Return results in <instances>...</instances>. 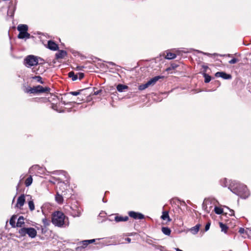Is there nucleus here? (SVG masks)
Segmentation results:
<instances>
[{
    "label": "nucleus",
    "instance_id": "f257e3e1",
    "mask_svg": "<svg viewBox=\"0 0 251 251\" xmlns=\"http://www.w3.org/2000/svg\"><path fill=\"white\" fill-rule=\"evenodd\" d=\"M228 189L233 193L243 199H246L250 195V192L247 186L235 181H232L229 184Z\"/></svg>",
    "mask_w": 251,
    "mask_h": 251
},
{
    "label": "nucleus",
    "instance_id": "f03ea898",
    "mask_svg": "<svg viewBox=\"0 0 251 251\" xmlns=\"http://www.w3.org/2000/svg\"><path fill=\"white\" fill-rule=\"evenodd\" d=\"M51 222L55 226L60 227L69 226L68 218L63 213L58 211L52 213Z\"/></svg>",
    "mask_w": 251,
    "mask_h": 251
},
{
    "label": "nucleus",
    "instance_id": "7ed1b4c3",
    "mask_svg": "<svg viewBox=\"0 0 251 251\" xmlns=\"http://www.w3.org/2000/svg\"><path fill=\"white\" fill-rule=\"evenodd\" d=\"M45 63V60L42 58L33 55H27L24 59V64L28 68L37 65L38 64H43Z\"/></svg>",
    "mask_w": 251,
    "mask_h": 251
},
{
    "label": "nucleus",
    "instance_id": "20e7f679",
    "mask_svg": "<svg viewBox=\"0 0 251 251\" xmlns=\"http://www.w3.org/2000/svg\"><path fill=\"white\" fill-rule=\"evenodd\" d=\"M17 29L19 31V34L18 36L19 39L30 38V35L27 32L28 26L26 25H19L17 27Z\"/></svg>",
    "mask_w": 251,
    "mask_h": 251
},
{
    "label": "nucleus",
    "instance_id": "39448f33",
    "mask_svg": "<svg viewBox=\"0 0 251 251\" xmlns=\"http://www.w3.org/2000/svg\"><path fill=\"white\" fill-rule=\"evenodd\" d=\"M19 232L22 236L27 234L28 236L31 238H35L37 235L36 230L33 227L22 228L19 230Z\"/></svg>",
    "mask_w": 251,
    "mask_h": 251
},
{
    "label": "nucleus",
    "instance_id": "423d86ee",
    "mask_svg": "<svg viewBox=\"0 0 251 251\" xmlns=\"http://www.w3.org/2000/svg\"><path fill=\"white\" fill-rule=\"evenodd\" d=\"M50 90V89L49 87H43L41 85H38L35 87H33L32 88L30 87L26 89V92L34 94V93H45L49 92Z\"/></svg>",
    "mask_w": 251,
    "mask_h": 251
},
{
    "label": "nucleus",
    "instance_id": "0eeeda50",
    "mask_svg": "<svg viewBox=\"0 0 251 251\" xmlns=\"http://www.w3.org/2000/svg\"><path fill=\"white\" fill-rule=\"evenodd\" d=\"M56 181H58L56 185L57 191H58L59 192H61L62 193H65L66 190L67 189L68 187V182H65V180L61 177L57 178Z\"/></svg>",
    "mask_w": 251,
    "mask_h": 251
},
{
    "label": "nucleus",
    "instance_id": "6e6552de",
    "mask_svg": "<svg viewBox=\"0 0 251 251\" xmlns=\"http://www.w3.org/2000/svg\"><path fill=\"white\" fill-rule=\"evenodd\" d=\"M160 78H161L160 76H155V77L151 78L150 80H149L148 81H147L146 83L140 85L138 87L139 90H145V89L147 88L148 87H149L151 85H153Z\"/></svg>",
    "mask_w": 251,
    "mask_h": 251
},
{
    "label": "nucleus",
    "instance_id": "1a4fd4ad",
    "mask_svg": "<svg viewBox=\"0 0 251 251\" xmlns=\"http://www.w3.org/2000/svg\"><path fill=\"white\" fill-rule=\"evenodd\" d=\"M128 215L133 218L134 219H143L144 218V215L140 213L136 212L134 211H129L128 212Z\"/></svg>",
    "mask_w": 251,
    "mask_h": 251
},
{
    "label": "nucleus",
    "instance_id": "9d476101",
    "mask_svg": "<svg viewBox=\"0 0 251 251\" xmlns=\"http://www.w3.org/2000/svg\"><path fill=\"white\" fill-rule=\"evenodd\" d=\"M71 211L70 212V214L74 217H79L81 215V209L77 207L75 208L71 207Z\"/></svg>",
    "mask_w": 251,
    "mask_h": 251
},
{
    "label": "nucleus",
    "instance_id": "9b49d317",
    "mask_svg": "<svg viewBox=\"0 0 251 251\" xmlns=\"http://www.w3.org/2000/svg\"><path fill=\"white\" fill-rule=\"evenodd\" d=\"M216 77H221L225 79H229L231 78V75L229 74H227L225 72H218L215 74Z\"/></svg>",
    "mask_w": 251,
    "mask_h": 251
},
{
    "label": "nucleus",
    "instance_id": "f8f14e48",
    "mask_svg": "<svg viewBox=\"0 0 251 251\" xmlns=\"http://www.w3.org/2000/svg\"><path fill=\"white\" fill-rule=\"evenodd\" d=\"M25 202V197L24 195H21L17 200L16 206L21 208L24 204Z\"/></svg>",
    "mask_w": 251,
    "mask_h": 251
},
{
    "label": "nucleus",
    "instance_id": "ddd939ff",
    "mask_svg": "<svg viewBox=\"0 0 251 251\" xmlns=\"http://www.w3.org/2000/svg\"><path fill=\"white\" fill-rule=\"evenodd\" d=\"M48 48L52 50H57L58 49V45L52 41H49L48 43Z\"/></svg>",
    "mask_w": 251,
    "mask_h": 251
},
{
    "label": "nucleus",
    "instance_id": "4468645a",
    "mask_svg": "<svg viewBox=\"0 0 251 251\" xmlns=\"http://www.w3.org/2000/svg\"><path fill=\"white\" fill-rule=\"evenodd\" d=\"M63 193L60 194V192L57 191L56 195H55V201L59 204H61L63 202Z\"/></svg>",
    "mask_w": 251,
    "mask_h": 251
},
{
    "label": "nucleus",
    "instance_id": "2eb2a0df",
    "mask_svg": "<svg viewBox=\"0 0 251 251\" xmlns=\"http://www.w3.org/2000/svg\"><path fill=\"white\" fill-rule=\"evenodd\" d=\"M95 241V239L84 240L80 243V244L81 245L80 247L82 248H85L88 245V244L90 243H93Z\"/></svg>",
    "mask_w": 251,
    "mask_h": 251
},
{
    "label": "nucleus",
    "instance_id": "dca6fc26",
    "mask_svg": "<svg viewBox=\"0 0 251 251\" xmlns=\"http://www.w3.org/2000/svg\"><path fill=\"white\" fill-rule=\"evenodd\" d=\"M67 55L66 51L63 50H60L55 54L56 58L57 59H60L64 58Z\"/></svg>",
    "mask_w": 251,
    "mask_h": 251
},
{
    "label": "nucleus",
    "instance_id": "f3484780",
    "mask_svg": "<svg viewBox=\"0 0 251 251\" xmlns=\"http://www.w3.org/2000/svg\"><path fill=\"white\" fill-rule=\"evenodd\" d=\"M114 219L116 222H120L127 221L128 219V217L127 216L123 217V216H119V215H116Z\"/></svg>",
    "mask_w": 251,
    "mask_h": 251
},
{
    "label": "nucleus",
    "instance_id": "a211bd4d",
    "mask_svg": "<svg viewBox=\"0 0 251 251\" xmlns=\"http://www.w3.org/2000/svg\"><path fill=\"white\" fill-rule=\"evenodd\" d=\"M161 218L163 220H167L168 222H170L171 219H170L169 213L168 211H165L162 212V215L161 216Z\"/></svg>",
    "mask_w": 251,
    "mask_h": 251
},
{
    "label": "nucleus",
    "instance_id": "6ab92c4d",
    "mask_svg": "<svg viewBox=\"0 0 251 251\" xmlns=\"http://www.w3.org/2000/svg\"><path fill=\"white\" fill-rule=\"evenodd\" d=\"M176 55L175 53L171 52H167L166 55L165 56V58L167 59H173L176 57Z\"/></svg>",
    "mask_w": 251,
    "mask_h": 251
},
{
    "label": "nucleus",
    "instance_id": "aec40b11",
    "mask_svg": "<svg viewBox=\"0 0 251 251\" xmlns=\"http://www.w3.org/2000/svg\"><path fill=\"white\" fill-rule=\"evenodd\" d=\"M24 218L23 216H21L18 219V221L16 224V226L17 227H22L23 225L24 224Z\"/></svg>",
    "mask_w": 251,
    "mask_h": 251
},
{
    "label": "nucleus",
    "instance_id": "412c9836",
    "mask_svg": "<svg viewBox=\"0 0 251 251\" xmlns=\"http://www.w3.org/2000/svg\"><path fill=\"white\" fill-rule=\"evenodd\" d=\"M200 226L201 225L200 224L196 225L190 229V231L192 234H196L199 231Z\"/></svg>",
    "mask_w": 251,
    "mask_h": 251
},
{
    "label": "nucleus",
    "instance_id": "4be33fe9",
    "mask_svg": "<svg viewBox=\"0 0 251 251\" xmlns=\"http://www.w3.org/2000/svg\"><path fill=\"white\" fill-rule=\"evenodd\" d=\"M68 76L72 78L73 81L76 80L78 78V75L77 74H75L74 72L72 71L68 73Z\"/></svg>",
    "mask_w": 251,
    "mask_h": 251
},
{
    "label": "nucleus",
    "instance_id": "5701e85b",
    "mask_svg": "<svg viewBox=\"0 0 251 251\" xmlns=\"http://www.w3.org/2000/svg\"><path fill=\"white\" fill-rule=\"evenodd\" d=\"M127 86L123 84H118L117 86V89L120 92H123L124 90L127 89Z\"/></svg>",
    "mask_w": 251,
    "mask_h": 251
},
{
    "label": "nucleus",
    "instance_id": "b1692460",
    "mask_svg": "<svg viewBox=\"0 0 251 251\" xmlns=\"http://www.w3.org/2000/svg\"><path fill=\"white\" fill-rule=\"evenodd\" d=\"M17 219V216L13 215L10 219L9 223L10 225L14 227H15V221Z\"/></svg>",
    "mask_w": 251,
    "mask_h": 251
},
{
    "label": "nucleus",
    "instance_id": "393cba45",
    "mask_svg": "<svg viewBox=\"0 0 251 251\" xmlns=\"http://www.w3.org/2000/svg\"><path fill=\"white\" fill-rule=\"evenodd\" d=\"M162 231L164 234L166 235H169L171 232V229L167 227H163L162 228Z\"/></svg>",
    "mask_w": 251,
    "mask_h": 251
},
{
    "label": "nucleus",
    "instance_id": "a878e982",
    "mask_svg": "<svg viewBox=\"0 0 251 251\" xmlns=\"http://www.w3.org/2000/svg\"><path fill=\"white\" fill-rule=\"evenodd\" d=\"M32 182V176H30L26 179L25 181V185L26 187H28L31 184Z\"/></svg>",
    "mask_w": 251,
    "mask_h": 251
},
{
    "label": "nucleus",
    "instance_id": "bb28decb",
    "mask_svg": "<svg viewBox=\"0 0 251 251\" xmlns=\"http://www.w3.org/2000/svg\"><path fill=\"white\" fill-rule=\"evenodd\" d=\"M220 226L221 228V230L225 233H226L227 230V227L226 225L223 224L222 223H219Z\"/></svg>",
    "mask_w": 251,
    "mask_h": 251
},
{
    "label": "nucleus",
    "instance_id": "cd10ccee",
    "mask_svg": "<svg viewBox=\"0 0 251 251\" xmlns=\"http://www.w3.org/2000/svg\"><path fill=\"white\" fill-rule=\"evenodd\" d=\"M211 206H210L209 208H208L206 203L204 202L202 204V208L206 212L209 213L211 210Z\"/></svg>",
    "mask_w": 251,
    "mask_h": 251
},
{
    "label": "nucleus",
    "instance_id": "c85d7f7f",
    "mask_svg": "<svg viewBox=\"0 0 251 251\" xmlns=\"http://www.w3.org/2000/svg\"><path fill=\"white\" fill-rule=\"evenodd\" d=\"M214 211L217 214H221L223 212V209L221 207L215 206Z\"/></svg>",
    "mask_w": 251,
    "mask_h": 251
},
{
    "label": "nucleus",
    "instance_id": "c756f323",
    "mask_svg": "<svg viewBox=\"0 0 251 251\" xmlns=\"http://www.w3.org/2000/svg\"><path fill=\"white\" fill-rule=\"evenodd\" d=\"M32 78L35 79L37 82H38L41 84L44 83V82L42 81V77L39 75L33 76V77H32Z\"/></svg>",
    "mask_w": 251,
    "mask_h": 251
},
{
    "label": "nucleus",
    "instance_id": "7c9ffc66",
    "mask_svg": "<svg viewBox=\"0 0 251 251\" xmlns=\"http://www.w3.org/2000/svg\"><path fill=\"white\" fill-rule=\"evenodd\" d=\"M228 181L226 178H224L221 180V184L224 187H226L228 185Z\"/></svg>",
    "mask_w": 251,
    "mask_h": 251
},
{
    "label": "nucleus",
    "instance_id": "2f4dec72",
    "mask_svg": "<svg viewBox=\"0 0 251 251\" xmlns=\"http://www.w3.org/2000/svg\"><path fill=\"white\" fill-rule=\"evenodd\" d=\"M203 76L204 77V82L205 83H208L211 79V76L206 74H204Z\"/></svg>",
    "mask_w": 251,
    "mask_h": 251
},
{
    "label": "nucleus",
    "instance_id": "473e14b6",
    "mask_svg": "<svg viewBox=\"0 0 251 251\" xmlns=\"http://www.w3.org/2000/svg\"><path fill=\"white\" fill-rule=\"evenodd\" d=\"M28 206L31 211H33L34 210L35 207H34V204L33 201H29Z\"/></svg>",
    "mask_w": 251,
    "mask_h": 251
},
{
    "label": "nucleus",
    "instance_id": "72a5a7b5",
    "mask_svg": "<svg viewBox=\"0 0 251 251\" xmlns=\"http://www.w3.org/2000/svg\"><path fill=\"white\" fill-rule=\"evenodd\" d=\"M237 62H238V59L235 58H234L229 61V63L232 64L236 63Z\"/></svg>",
    "mask_w": 251,
    "mask_h": 251
},
{
    "label": "nucleus",
    "instance_id": "f704fd0d",
    "mask_svg": "<svg viewBox=\"0 0 251 251\" xmlns=\"http://www.w3.org/2000/svg\"><path fill=\"white\" fill-rule=\"evenodd\" d=\"M70 94L73 96H77L80 94V91H72L70 92Z\"/></svg>",
    "mask_w": 251,
    "mask_h": 251
},
{
    "label": "nucleus",
    "instance_id": "c9c22d12",
    "mask_svg": "<svg viewBox=\"0 0 251 251\" xmlns=\"http://www.w3.org/2000/svg\"><path fill=\"white\" fill-rule=\"evenodd\" d=\"M59 174L64 176L65 178H67L68 174L64 171H59Z\"/></svg>",
    "mask_w": 251,
    "mask_h": 251
},
{
    "label": "nucleus",
    "instance_id": "e433bc0d",
    "mask_svg": "<svg viewBox=\"0 0 251 251\" xmlns=\"http://www.w3.org/2000/svg\"><path fill=\"white\" fill-rule=\"evenodd\" d=\"M210 225H211V223L210 222H208L206 224V225H205V231H207V230H209V229L210 228Z\"/></svg>",
    "mask_w": 251,
    "mask_h": 251
},
{
    "label": "nucleus",
    "instance_id": "4c0bfd02",
    "mask_svg": "<svg viewBox=\"0 0 251 251\" xmlns=\"http://www.w3.org/2000/svg\"><path fill=\"white\" fill-rule=\"evenodd\" d=\"M77 75H78V78L80 80L82 78H83L84 76V74L82 73H79Z\"/></svg>",
    "mask_w": 251,
    "mask_h": 251
},
{
    "label": "nucleus",
    "instance_id": "58836bf2",
    "mask_svg": "<svg viewBox=\"0 0 251 251\" xmlns=\"http://www.w3.org/2000/svg\"><path fill=\"white\" fill-rule=\"evenodd\" d=\"M42 222L45 226H48L49 225V222L48 220L46 218H44L42 220Z\"/></svg>",
    "mask_w": 251,
    "mask_h": 251
},
{
    "label": "nucleus",
    "instance_id": "ea45409f",
    "mask_svg": "<svg viewBox=\"0 0 251 251\" xmlns=\"http://www.w3.org/2000/svg\"><path fill=\"white\" fill-rule=\"evenodd\" d=\"M239 232L241 233V234H243L245 232L246 233V230H245L244 228H242L241 227L239 230Z\"/></svg>",
    "mask_w": 251,
    "mask_h": 251
},
{
    "label": "nucleus",
    "instance_id": "a19ab883",
    "mask_svg": "<svg viewBox=\"0 0 251 251\" xmlns=\"http://www.w3.org/2000/svg\"><path fill=\"white\" fill-rule=\"evenodd\" d=\"M246 233L248 234H251V228H247Z\"/></svg>",
    "mask_w": 251,
    "mask_h": 251
},
{
    "label": "nucleus",
    "instance_id": "79ce46f5",
    "mask_svg": "<svg viewBox=\"0 0 251 251\" xmlns=\"http://www.w3.org/2000/svg\"><path fill=\"white\" fill-rule=\"evenodd\" d=\"M158 249H159L160 251H164L163 249H164V247H162L161 246H159L158 248H157Z\"/></svg>",
    "mask_w": 251,
    "mask_h": 251
},
{
    "label": "nucleus",
    "instance_id": "37998d69",
    "mask_svg": "<svg viewBox=\"0 0 251 251\" xmlns=\"http://www.w3.org/2000/svg\"><path fill=\"white\" fill-rule=\"evenodd\" d=\"M8 14L10 15V16H12L13 15V12L10 11V9H9L8 11Z\"/></svg>",
    "mask_w": 251,
    "mask_h": 251
},
{
    "label": "nucleus",
    "instance_id": "c03bdc74",
    "mask_svg": "<svg viewBox=\"0 0 251 251\" xmlns=\"http://www.w3.org/2000/svg\"><path fill=\"white\" fill-rule=\"evenodd\" d=\"M229 215L232 216V215H234V211L232 209H230V213H229Z\"/></svg>",
    "mask_w": 251,
    "mask_h": 251
},
{
    "label": "nucleus",
    "instance_id": "a18cd8bd",
    "mask_svg": "<svg viewBox=\"0 0 251 251\" xmlns=\"http://www.w3.org/2000/svg\"><path fill=\"white\" fill-rule=\"evenodd\" d=\"M125 240L127 241L128 243H130L131 242V239L129 238H126Z\"/></svg>",
    "mask_w": 251,
    "mask_h": 251
},
{
    "label": "nucleus",
    "instance_id": "49530a36",
    "mask_svg": "<svg viewBox=\"0 0 251 251\" xmlns=\"http://www.w3.org/2000/svg\"><path fill=\"white\" fill-rule=\"evenodd\" d=\"M107 63L110 64V65H113V66H115L116 65V64L112 62H107Z\"/></svg>",
    "mask_w": 251,
    "mask_h": 251
},
{
    "label": "nucleus",
    "instance_id": "de8ad7c7",
    "mask_svg": "<svg viewBox=\"0 0 251 251\" xmlns=\"http://www.w3.org/2000/svg\"><path fill=\"white\" fill-rule=\"evenodd\" d=\"M175 249L176 251H183L182 250H181L178 248H175Z\"/></svg>",
    "mask_w": 251,
    "mask_h": 251
},
{
    "label": "nucleus",
    "instance_id": "09e8293b",
    "mask_svg": "<svg viewBox=\"0 0 251 251\" xmlns=\"http://www.w3.org/2000/svg\"><path fill=\"white\" fill-rule=\"evenodd\" d=\"M172 67L173 68H175L176 67V65H175H175H172Z\"/></svg>",
    "mask_w": 251,
    "mask_h": 251
},
{
    "label": "nucleus",
    "instance_id": "8fccbe9b",
    "mask_svg": "<svg viewBox=\"0 0 251 251\" xmlns=\"http://www.w3.org/2000/svg\"><path fill=\"white\" fill-rule=\"evenodd\" d=\"M27 197H29V198H31V197L29 195H27Z\"/></svg>",
    "mask_w": 251,
    "mask_h": 251
},
{
    "label": "nucleus",
    "instance_id": "3c124183",
    "mask_svg": "<svg viewBox=\"0 0 251 251\" xmlns=\"http://www.w3.org/2000/svg\"><path fill=\"white\" fill-rule=\"evenodd\" d=\"M102 201L105 202V201H104V199H103Z\"/></svg>",
    "mask_w": 251,
    "mask_h": 251
},
{
    "label": "nucleus",
    "instance_id": "603ef678",
    "mask_svg": "<svg viewBox=\"0 0 251 251\" xmlns=\"http://www.w3.org/2000/svg\"><path fill=\"white\" fill-rule=\"evenodd\" d=\"M96 94H98V92H96V93H95Z\"/></svg>",
    "mask_w": 251,
    "mask_h": 251
},
{
    "label": "nucleus",
    "instance_id": "864d4df0",
    "mask_svg": "<svg viewBox=\"0 0 251 251\" xmlns=\"http://www.w3.org/2000/svg\"><path fill=\"white\" fill-rule=\"evenodd\" d=\"M96 94H98V92H96V93H95Z\"/></svg>",
    "mask_w": 251,
    "mask_h": 251
}]
</instances>
